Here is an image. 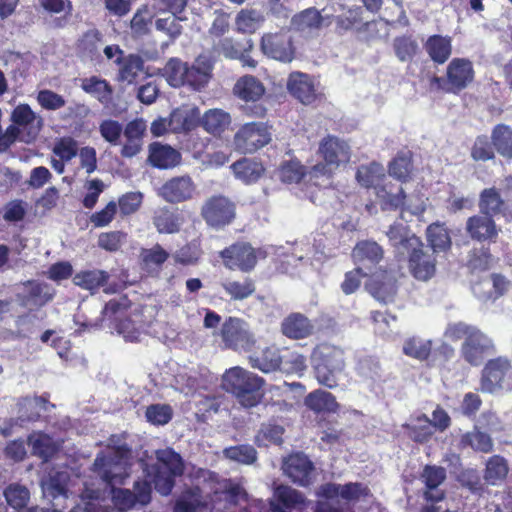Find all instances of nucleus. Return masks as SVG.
<instances>
[{"label":"nucleus","instance_id":"f257e3e1","mask_svg":"<svg viewBox=\"0 0 512 512\" xmlns=\"http://www.w3.org/2000/svg\"><path fill=\"white\" fill-rule=\"evenodd\" d=\"M112 446L97 454L93 471L102 480L105 487L110 488L114 504L120 510H127L136 504L146 505L151 499V486L161 495H168L174 486V478L183 473V461L174 450L167 448L156 451L157 463L143 470L146 479L134 483V491L116 488L124 484L129 476L131 449L126 444H116L115 436L110 439Z\"/></svg>","mask_w":512,"mask_h":512},{"label":"nucleus","instance_id":"f03ea898","mask_svg":"<svg viewBox=\"0 0 512 512\" xmlns=\"http://www.w3.org/2000/svg\"><path fill=\"white\" fill-rule=\"evenodd\" d=\"M356 179L362 186L374 188L383 210H395L405 204L402 187L386 181L385 169L381 164L373 162L360 166Z\"/></svg>","mask_w":512,"mask_h":512},{"label":"nucleus","instance_id":"7ed1b4c3","mask_svg":"<svg viewBox=\"0 0 512 512\" xmlns=\"http://www.w3.org/2000/svg\"><path fill=\"white\" fill-rule=\"evenodd\" d=\"M264 384L262 377L239 366L228 369L222 377L223 388L245 408L255 407L261 402Z\"/></svg>","mask_w":512,"mask_h":512},{"label":"nucleus","instance_id":"20e7f679","mask_svg":"<svg viewBox=\"0 0 512 512\" xmlns=\"http://www.w3.org/2000/svg\"><path fill=\"white\" fill-rule=\"evenodd\" d=\"M317 381L328 388L337 386V377L345 366L342 349L322 343L318 345L311 356Z\"/></svg>","mask_w":512,"mask_h":512},{"label":"nucleus","instance_id":"39448f33","mask_svg":"<svg viewBox=\"0 0 512 512\" xmlns=\"http://www.w3.org/2000/svg\"><path fill=\"white\" fill-rule=\"evenodd\" d=\"M319 153L324 163H318L311 168L309 171L311 178L329 177L335 169L347 164L351 157L350 146L347 142L333 136H328L321 141Z\"/></svg>","mask_w":512,"mask_h":512},{"label":"nucleus","instance_id":"423d86ee","mask_svg":"<svg viewBox=\"0 0 512 512\" xmlns=\"http://www.w3.org/2000/svg\"><path fill=\"white\" fill-rule=\"evenodd\" d=\"M480 389L485 393L512 390V365L505 357L489 360L481 374Z\"/></svg>","mask_w":512,"mask_h":512},{"label":"nucleus","instance_id":"0eeeda50","mask_svg":"<svg viewBox=\"0 0 512 512\" xmlns=\"http://www.w3.org/2000/svg\"><path fill=\"white\" fill-rule=\"evenodd\" d=\"M271 141L268 126L262 122L246 123L234 135V145L242 153H254Z\"/></svg>","mask_w":512,"mask_h":512},{"label":"nucleus","instance_id":"6e6552de","mask_svg":"<svg viewBox=\"0 0 512 512\" xmlns=\"http://www.w3.org/2000/svg\"><path fill=\"white\" fill-rule=\"evenodd\" d=\"M224 265L231 269H239L243 272H249L254 269L257 259L264 258L265 253L262 250H255L248 243H236L220 252Z\"/></svg>","mask_w":512,"mask_h":512},{"label":"nucleus","instance_id":"1a4fd4ad","mask_svg":"<svg viewBox=\"0 0 512 512\" xmlns=\"http://www.w3.org/2000/svg\"><path fill=\"white\" fill-rule=\"evenodd\" d=\"M234 94L245 102H257L265 93L263 84L254 76L241 77L234 86ZM247 115L261 117L265 114V108L260 104L245 105L242 107Z\"/></svg>","mask_w":512,"mask_h":512},{"label":"nucleus","instance_id":"9d476101","mask_svg":"<svg viewBox=\"0 0 512 512\" xmlns=\"http://www.w3.org/2000/svg\"><path fill=\"white\" fill-rule=\"evenodd\" d=\"M221 335L225 345L234 350H248L254 344L248 324L240 318L227 319L222 326Z\"/></svg>","mask_w":512,"mask_h":512},{"label":"nucleus","instance_id":"9b49d317","mask_svg":"<svg viewBox=\"0 0 512 512\" xmlns=\"http://www.w3.org/2000/svg\"><path fill=\"white\" fill-rule=\"evenodd\" d=\"M11 122L22 128L21 142L30 144L36 140L41 132L44 120L34 112L28 104L17 105L11 113Z\"/></svg>","mask_w":512,"mask_h":512},{"label":"nucleus","instance_id":"f8f14e48","mask_svg":"<svg viewBox=\"0 0 512 512\" xmlns=\"http://www.w3.org/2000/svg\"><path fill=\"white\" fill-rule=\"evenodd\" d=\"M201 214L208 225L219 228L233 220L235 205L224 196H213L205 202Z\"/></svg>","mask_w":512,"mask_h":512},{"label":"nucleus","instance_id":"ddd939ff","mask_svg":"<svg viewBox=\"0 0 512 512\" xmlns=\"http://www.w3.org/2000/svg\"><path fill=\"white\" fill-rule=\"evenodd\" d=\"M261 50L269 58L289 63L294 59L292 37L287 32L267 33L262 37Z\"/></svg>","mask_w":512,"mask_h":512},{"label":"nucleus","instance_id":"4468645a","mask_svg":"<svg viewBox=\"0 0 512 512\" xmlns=\"http://www.w3.org/2000/svg\"><path fill=\"white\" fill-rule=\"evenodd\" d=\"M494 352L493 340L478 328L465 338L461 354L465 361L473 366L480 365L487 355Z\"/></svg>","mask_w":512,"mask_h":512},{"label":"nucleus","instance_id":"2eb2a0df","mask_svg":"<svg viewBox=\"0 0 512 512\" xmlns=\"http://www.w3.org/2000/svg\"><path fill=\"white\" fill-rule=\"evenodd\" d=\"M283 473L299 486L306 487L313 482L314 466L303 453H295L283 460Z\"/></svg>","mask_w":512,"mask_h":512},{"label":"nucleus","instance_id":"dca6fc26","mask_svg":"<svg viewBox=\"0 0 512 512\" xmlns=\"http://www.w3.org/2000/svg\"><path fill=\"white\" fill-rule=\"evenodd\" d=\"M409 258V268L413 276L422 281L430 279L436 271V260L430 249L424 248L423 243L405 252Z\"/></svg>","mask_w":512,"mask_h":512},{"label":"nucleus","instance_id":"f3484780","mask_svg":"<svg viewBox=\"0 0 512 512\" xmlns=\"http://www.w3.org/2000/svg\"><path fill=\"white\" fill-rule=\"evenodd\" d=\"M196 185L189 175H181L167 180L159 190V195L170 203H180L193 198Z\"/></svg>","mask_w":512,"mask_h":512},{"label":"nucleus","instance_id":"a211bd4d","mask_svg":"<svg viewBox=\"0 0 512 512\" xmlns=\"http://www.w3.org/2000/svg\"><path fill=\"white\" fill-rule=\"evenodd\" d=\"M287 87L289 92L305 105L312 104L320 95L315 80L301 72L290 74Z\"/></svg>","mask_w":512,"mask_h":512},{"label":"nucleus","instance_id":"6ab92c4d","mask_svg":"<svg viewBox=\"0 0 512 512\" xmlns=\"http://www.w3.org/2000/svg\"><path fill=\"white\" fill-rule=\"evenodd\" d=\"M446 75L451 90L460 91L474 79L472 62L466 58H454L447 66Z\"/></svg>","mask_w":512,"mask_h":512},{"label":"nucleus","instance_id":"aec40b11","mask_svg":"<svg viewBox=\"0 0 512 512\" xmlns=\"http://www.w3.org/2000/svg\"><path fill=\"white\" fill-rule=\"evenodd\" d=\"M146 129V122L141 118L127 123L123 129V135L125 138V143L121 150V155L123 157L132 158L141 151Z\"/></svg>","mask_w":512,"mask_h":512},{"label":"nucleus","instance_id":"412c9836","mask_svg":"<svg viewBox=\"0 0 512 512\" xmlns=\"http://www.w3.org/2000/svg\"><path fill=\"white\" fill-rule=\"evenodd\" d=\"M469 236L479 242L494 241L498 236L497 226L491 216L479 214L471 216L466 222Z\"/></svg>","mask_w":512,"mask_h":512},{"label":"nucleus","instance_id":"4be33fe9","mask_svg":"<svg viewBox=\"0 0 512 512\" xmlns=\"http://www.w3.org/2000/svg\"><path fill=\"white\" fill-rule=\"evenodd\" d=\"M331 23L332 18L330 15H322L315 8H308L296 14L291 20V25L294 29L305 33H312L329 26Z\"/></svg>","mask_w":512,"mask_h":512},{"label":"nucleus","instance_id":"5701e85b","mask_svg":"<svg viewBox=\"0 0 512 512\" xmlns=\"http://www.w3.org/2000/svg\"><path fill=\"white\" fill-rule=\"evenodd\" d=\"M421 479L426 486L424 497L427 501L439 502L444 499V492L437 489L446 479V470L443 467L425 466Z\"/></svg>","mask_w":512,"mask_h":512},{"label":"nucleus","instance_id":"b1692460","mask_svg":"<svg viewBox=\"0 0 512 512\" xmlns=\"http://www.w3.org/2000/svg\"><path fill=\"white\" fill-rule=\"evenodd\" d=\"M200 123V110L196 106H182L175 109L169 119V128L174 132L194 129Z\"/></svg>","mask_w":512,"mask_h":512},{"label":"nucleus","instance_id":"393cba45","mask_svg":"<svg viewBox=\"0 0 512 512\" xmlns=\"http://www.w3.org/2000/svg\"><path fill=\"white\" fill-rule=\"evenodd\" d=\"M148 161L154 167L169 169L180 163L181 154L171 146L154 142L149 145Z\"/></svg>","mask_w":512,"mask_h":512},{"label":"nucleus","instance_id":"a878e982","mask_svg":"<svg viewBox=\"0 0 512 512\" xmlns=\"http://www.w3.org/2000/svg\"><path fill=\"white\" fill-rule=\"evenodd\" d=\"M352 257L358 266L369 269L382 259L383 250L375 241L365 240L357 243Z\"/></svg>","mask_w":512,"mask_h":512},{"label":"nucleus","instance_id":"bb28decb","mask_svg":"<svg viewBox=\"0 0 512 512\" xmlns=\"http://www.w3.org/2000/svg\"><path fill=\"white\" fill-rule=\"evenodd\" d=\"M118 66L117 80L126 84H133L144 72V61L136 54H128L114 61Z\"/></svg>","mask_w":512,"mask_h":512},{"label":"nucleus","instance_id":"cd10ccee","mask_svg":"<svg viewBox=\"0 0 512 512\" xmlns=\"http://www.w3.org/2000/svg\"><path fill=\"white\" fill-rule=\"evenodd\" d=\"M212 65L210 61L199 56L192 66L187 65V73H185V85L190 86L194 90H200L206 86L210 79Z\"/></svg>","mask_w":512,"mask_h":512},{"label":"nucleus","instance_id":"c85d7f7f","mask_svg":"<svg viewBox=\"0 0 512 512\" xmlns=\"http://www.w3.org/2000/svg\"><path fill=\"white\" fill-rule=\"evenodd\" d=\"M276 502L271 503L272 512H291L304 504L303 495L288 486H279L275 490Z\"/></svg>","mask_w":512,"mask_h":512},{"label":"nucleus","instance_id":"c756f323","mask_svg":"<svg viewBox=\"0 0 512 512\" xmlns=\"http://www.w3.org/2000/svg\"><path fill=\"white\" fill-rule=\"evenodd\" d=\"M282 332L292 339H303L313 333L314 325L300 313H292L281 324Z\"/></svg>","mask_w":512,"mask_h":512},{"label":"nucleus","instance_id":"7c9ffc66","mask_svg":"<svg viewBox=\"0 0 512 512\" xmlns=\"http://www.w3.org/2000/svg\"><path fill=\"white\" fill-rule=\"evenodd\" d=\"M387 237L399 255H405V252H409L410 248L420 245V239L414 234H410L407 227L402 223L391 225L387 231Z\"/></svg>","mask_w":512,"mask_h":512},{"label":"nucleus","instance_id":"2f4dec72","mask_svg":"<svg viewBox=\"0 0 512 512\" xmlns=\"http://www.w3.org/2000/svg\"><path fill=\"white\" fill-rule=\"evenodd\" d=\"M46 404L47 401L42 397H23L19 399L16 421L20 422V426L37 421L40 417V411L46 410Z\"/></svg>","mask_w":512,"mask_h":512},{"label":"nucleus","instance_id":"473e14b6","mask_svg":"<svg viewBox=\"0 0 512 512\" xmlns=\"http://www.w3.org/2000/svg\"><path fill=\"white\" fill-rule=\"evenodd\" d=\"M230 114L222 109H210L200 117V124L210 134L219 135L230 125Z\"/></svg>","mask_w":512,"mask_h":512},{"label":"nucleus","instance_id":"72a5a7b5","mask_svg":"<svg viewBox=\"0 0 512 512\" xmlns=\"http://www.w3.org/2000/svg\"><path fill=\"white\" fill-rule=\"evenodd\" d=\"M425 49L434 62L443 64L452 53L451 39L441 35L430 36L425 43Z\"/></svg>","mask_w":512,"mask_h":512},{"label":"nucleus","instance_id":"f704fd0d","mask_svg":"<svg viewBox=\"0 0 512 512\" xmlns=\"http://www.w3.org/2000/svg\"><path fill=\"white\" fill-rule=\"evenodd\" d=\"M231 169L235 177L245 184L256 182L264 171L260 163L247 158L240 159L233 163Z\"/></svg>","mask_w":512,"mask_h":512},{"label":"nucleus","instance_id":"c9c22d12","mask_svg":"<svg viewBox=\"0 0 512 512\" xmlns=\"http://www.w3.org/2000/svg\"><path fill=\"white\" fill-rule=\"evenodd\" d=\"M250 365L264 373H270L280 369L282 356L276 347H268L262 351L260 356H250Z\"/></svg>","mask_w":512,"mask_h":512},{"label":"nucleus","instance_id":"e433bc0d","mask_svg":"<svg viewBox=\"0 0 512 512\" xmlns=\"http://www.w3.org/2000/svg\"><path fill=\"white\" fill-rule=\"evenodd\" d=\"M491 142L501 156L512 159V128L510 126L496 125L491 132Z\"/></svg>","mask_w":512,"mask_h":512},{"label":"nucleus","instance_id":"4c0bfd02","mask_svg":"<svg viewBox=\"0 0 512 512\" xmlns=\"http://www.w3.org/2000/svg\"><path fill=\"white\" fill-rule=\"evenodd\" d=\"M304 403L309 409L318 413L335 412L338 408L335 397L330 392L321 389L309 393Z\"/></svg>","mask_w":512,"mask_h":512},{"label":"nucleus","instance_id":"58836bf2","mask_svg":"<svg viewBox=\"0 0 512 512\" xmlns=\"http://www.w3.org/2000/svg\"><path fill=\"white\" fill-rule=\"evenodd\" d=\"M66 473L50 474L47 478L41 480V488L44 497L49 500L65 499L67 491L65 488Z\"/></svg>","mask_w":512,"mask_h":512},{"label":"nucleus","instance_id":"ea45409f","mask_svg":"<svg viewBox=\"0 0 512 512\" xmlns=\"http://www.w3.org/2000/svg\"><path fill=\"white\" fill-rule=\"evenodd\" d=\"M109 277V273L103 270H87L77 273L73 278V282L83 289L94 291L105 286Z\"/></svg>","mask_w":512,"mask_h":512},{"label":"nucleus","instance_id":"a19ab883","mask_svg":"<svg viewBox=\"0 0 512 512\" xmlns=\"http://www.w3.org/2000/svg\"><path fill=\"white\" fill-rule=\"evenodd\" d=\"M427 240L433 253L445 252L451 247V238L444 224L433 223L427 228Z\"/></svg>","mask_w":512,"mask_h":512},{"label":"nucleus","instance_id":"79ce46f5","mask_svg":"<svg viewBox=\"0 0 512 512\" xmlns=\"http://www.w3.org/2000/svg\"><path fill=\"white\" fill-rule=\"evenodd\" d=\"M28 444L32 448L34 455L47 461L57 450L53 439L41 432H34L28 437Z\"/></svg>","mask_w":512,"mask_h":512},{"label":"nucleus","instance_id":"37998d69","mask_svg":"<svg viewBox=\"0 0 512 512\" xmlns=\"http://www.w3.org/2000/svg\"><path fill=\"white\" fill-rule=\"evenodd\" d=\"M285 429L275 421L263 423L255 436L256 443L259 446H268L270 444L280 445L283 442Z\"/></svg>","mask_w":512,"mask_h":512},{"label":"nucleus","instance_id":"c03bdc74","mask_svg":"<svg viewBox=\"0 0 512 512\" xmlns=\"http://www.w3.org/2000/svg\"><path fill=\"white\" fill-rule=\"evenodd\" d=\"M367 289L377 301L384 304L392 302L396 294L395 281L390 277H385L383 281L372 279Z\"/></svg>","mask_w":512,"mask_h":512},{"label":"nucleus","instance_id":"a18cd8bd","mask_svg":"<svg viewBox=\"0 0 512 512\" xmlns=\"http://www.w3.org/2000/svg\"><path fill=\"white\" fill-rule=\"evenodd\" d=\"M81 87L104 105L111 101L113 89L106 80L91 77L83 80Z\"/></svg>","mask_w":512,"mask_h":512},{"label":"nucleus","instance_id":"49530a36","mask_svg":"<svg viewBox=\"0 0 512 512\" xmlns=\"http://www.w3.org/2000/svg\"><path fill=\"white\" fill-rule=\"evenodd\" d=\"M507 474L508 465L503 457L494 455L489 458L484 474V479L488 484L497 485L506 478Z\"/></svg>","mask_w":512,"mask_h":512},{"label":"nucleus","instance_id":"de8ad7c7","mask_svg":"<svg viewBox=\"0 0 512 512\" xmlns=\"http://www.w3.org/2000/svg\"><path fill=\"white\" fill-rule=\"evenodd\" d=\"M54 294V289L46 283L29 282L26 303L34 306H43L53 299Z\"/></svg>","mask_w":512,"mask_h":512},{"label":"nucleus","instance_id":"09e8293b","mask_svg":"<svg viewBox=\"0 0 512 512\" xmlns=\"http://www.w3.org/2000/svg\"><path fill=\"white\" fill-rule=\"evenodd\" d=\"M504 201L495 188L484 189L480 194L479 209L480 212L488 216H493L501 212Z\"/></svg>","mask_w":512,"mask_h":512},{"label":"nucleus","instance_id":"8fccbe9b","mask_svg":"<svg viewBox=\"0 0 512 512\" xmlns=\"http://www.w3.org/2000/svg\"><path fill=\"white\" fill-rule=\"evenodd\" d=\"M185 73H187V63L179 58L169 59L163 68V76L172 87L185 85Z\"/></svg>","mask_w":512,"mask_h":512},{"label":"nucleus","instance_id":"3c124183","mask_svg":"<svg viewBox=\"0 0 512 512\" xmlns=\"http://www.w3.org/2000/svg\"><path fill=\"white\" fill-rule=\"evenodd\" d=\"M462 443L470 446L473 450L482 453H490L493 450V441L491 437L477 428L466 433L462 437Z\"/></svg>","mask_w":512,"mask_h":512},{"label":"nucleus","instance_id":"603ef678","mask_svg":"<svg viewBox=\"0 0 512 512\" xmlns=\"http://www.w3.org/2000/svg\"><path fill=\"white\" fill-rule=\"evenodd\" d=\"M393 49L399 61L408 62L416 55L418 43L410 36H400L393 40Z\"/></svg>","mask_w":512,"mask_h":512},{"label":"nucleus","instance_id":"864d4df0","mask_svg":"<svg viewBox=\"0 0 512 512\" xmlns=\"http://www.w3.org/2000/svg\"><path fill=\"white\" fill-rule=\"evenodd\" d=\"M403 352L409 357L425 360L431 352V341L418 337H411L403 344Z\"/></svg>","mask_w":512,"mask_h":512},{"label":"nucleus","instance_id":"5fc2aeb1","mask_svg":"<svg viewBox=\"0 0 512 512\" xmlns=\"http://www.w3.org/2000/svg\"><path fill=\"white\" fill-rule=\"evenodd\" d=\"M4 496L11 507L14 509H22L27 505L30 499V492L24 485L14 483L10 484L4 490Z\"/></svg>","mask_w":512,"mask_h":512},{"label":"nucleus","instance_id":"6e6d98bb","mask_svg":"<svg viewBox=\"0 0 512 512\" xmlns=\"http://www.w3.org/2000/svg\"><path fill=\"white\" fill-rule=\"evenodd\" d=\"M222 287L226 293L233 300H243L251 296L255 291V286L252 280L245 279L244 281H225Z\"/></svg>","mask_w":512,"mask_h":512},{"label":"nucleus","instance_id":"4d7b16f0","mask_svg":"<svg viewBox=\"0 0 512 512\" xmlns=\"http://www.w3.org/2000/svg\"><path fill=\"white\" fill-rule=\"evenodd\" d=\"M154 225L160 233H175L179 231L180 224L174 213L166 208L155 212Z\"/></svg>","mask_w":512,"mask_h":512},{"label":"nucleus","instance_id":"13d9d810","mask_svg":"<svg viewBox=\"0 0 512 512\" xmlns=\"http://www.w3.org/2000/svg\"><path fill=\"white\" fill-rule=\"evenodd\" d=\"M493 260L487 248H474L468 254L467 266L472 271H485L491 267Z\"/></svg>","mask_w":512,"mask_h":512},{"label":"nucleus","instance_id":"bf43d9fd","mask_svg":"<svg viewBox=\"0 0 512 512\" xmlns=\"http://www.w3.org/2000/svg\"><path fill=\"white\" fill-rule=\"evenodd\" d=\"M223 453L226 458L242 464H251L256 460V450L251 445L228 447Z\"/></svg>","mask_w":512,"mask_h":512},{"label":"nucleus","instance_id":"052dcab7","mask_svg":"<svg viewBox=\"0 0 512 512\" xmlns=\"http://www.w3.org/2000/svg\"><path fill=\"white\" fill-rule=\"evenodd\" d=\"M173 13L164 17L158 18L155 21V27L158 31H161L168 35L172 40L177 38L182 32V26L180 24L181 18H178L175 13V9H172Z\"/></svg>","mask_w":512,"mask_h":512},{"label":"nucleus","instance_id":"680f3d73","mask_svg":"<svg viewBox=\"0 0 512 512\" xmlns=\"http://www.w3.org/2000/svg\"><path fill=\"white\" fill-rule=\"evenodd\" d=\"M52 151L62 161L68 162L77 155L78 144L72 137H62L55 142Z\"/></svg>","mask_w":512,"mask_h":512},{"label":"nucleus","instance_id":"e2e57ef3","mask_svg":"<svg viewBox=\"0 0 512 512\" xmlns=\"http://www.w3.org/2000/svg\"><path fill=\"white\" fill-rule=\"evenodd\" d=\"M172 408L167 404H153L146 409L147 420L154 425H165L172 418Z\"/></svg>","mask_w":512,"mask_h":512},{"label":"nucleus","instance_id":"0e129e2a","mask_svg":"<svg viewBox=\"0 0 512 512\" xmlns=\"http://www.w3.org/2000/svg\"><path fill=\"white\" fill-rule=\"evenodd\" d=\"M261 21L262 17L257 11H242L237 16L236 25L243 33H253L260 27Z\"/></svg>","mask_w":512,"mask_h":512},{"label":"nucleus","instance_id":"69168bd1","mask_svg":"<svg viewBox=\"0 0 512 512\" xmlns=\"http://www.w3.org/2000/svg\"><path fill=\"white\" fill-rule=\"evenodd\" d=\"M86 194L83 198V206L88 209H92L105 189V184L101 179L95 178L87 180L84 184Z\"/></svg>","mask_w":512,"mask_h":512},{"label":"nucleus","instance_id":"338daca9","mask_svg":"<svg viewBox=\"0 0 512 512\" xmlns=\"http://www.w3.org/2000/svg\"><path fill=\"white\" fill-rule=\"evenodd\" d=\"M432 434V423L426 415L418 417L417 424L410 427V437L416 442H425Z\"/></svg>","mask_w":512,"mask_h":512},{"label":"nucleus","instance_id":"774afa93","mask_svg":"<svg viewBox=\"0 0 512 512\" xmlns=\"http://www.w3.org/2000/svg\"><path fill=\"white\" fill-rule=\"evenodd\" d=\"M37 101L43 109L51 111L58 110L66 104L63 96L48 89H43L38 92Z\"/></svg>","mask_w":512,"mask_h":512}]
</instances>
